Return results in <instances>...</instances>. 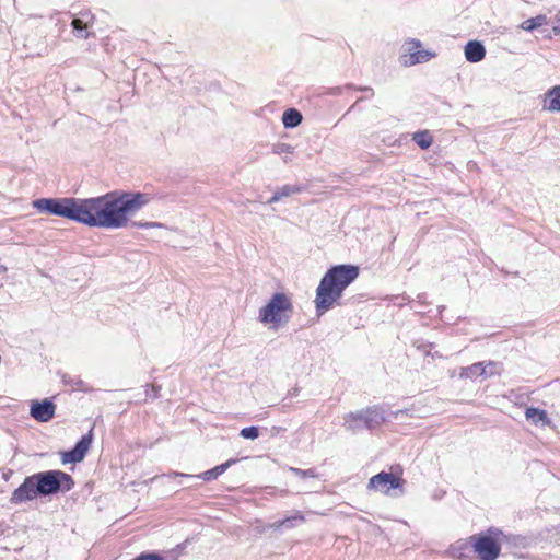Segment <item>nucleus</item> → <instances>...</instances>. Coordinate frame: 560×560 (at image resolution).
Wrapping results in <instances>:
<instances>
[{"mask_svg":"<svg viewBox=\"0 0 560 560\" xmlns=\"http://www.w3.org/2000/svg\"><path fill=\"white\" fill-rule=\"evenodd\" d=\"M149 202L147 194L114 190L93 198H39L33 201L38 212L106 229L124 228L130 215Z\"/></svg>","mask_w":560,"mask_h":560,"instance_id":"nucleus-1","label":"nucleus"},{"mask_svg":"<svg viewBox=\"0 0 560 560\" xmlns=\"http://www.w3.org/2000/svg\"><path fill=\"white\" fill-rule=\"evenodd\" d=\"M358 276L359 268L352 265H337L328 269L316 289L314 303L318 315L340 304L343 291Z\"/></svg>","mask_w":560,"mask_h":560,"instance_id":"nucleus-2","label":"nucleus"},{"mask_svg":"<svg viewBox=\"0 0 560 560\" xmlns=\"http://www.w3.org/2000/svg\"><path fill=\"white\" fill-rule=\"evenodd\" d=\"M508 536L498 528L470 537L471 547L481 560H495Z\"/></svg>","mask_w":560,"mask_h":560,"instance_id":"nucleus-3","label":"nucleus"},{"mask_svg":"<svg viewBox=\"0 0 560 560\" xmlns=\"http://www.w3.org/2000/svg\"><path fill=\"white\" fill-rule=\"evenodd\" d=\"M400 61L405 67L423 63L435 57V52L423 49L418 39L406 40L401 47Z\"/></svg>","mask_w":560,"mask_h":560,"instance_id":"nucleus-4","label":"nucleus"},{"mask_svg":"<svg viewBox=\"0 0 560 560\" xmlns=\"http://www.w3.org/2000/svg\"><path fill=\"white\" fill-rule=\"evenodd\" d=\"M33 477L36 479V490L43 495L57 492L60 489L62 481H67L69 483L72 482L69 475L57 470L39 472L33 475Z\"/></svg>","mask_w":560,"mask_h":560,"instance_id":"nucleus-5","label":"nucleus"},{"mask_svg":"<svg viewBox=\"0 0 560 560\" xmlns=\"http://www.w3.org/2000/svg\"><path fill=\"white\" fill-rule=\"evenodd\" d=\"M401 486L402 480L398 476L385 471L370 478L368 483L369 490L386 495L396 494L395 491L401 492Z\"/></svg>","mask_w":560,"mask_h":560,"instance_id":"nucleus-6","label":"nucleus"},{"mask_svg":"<svg viewBox=\"0 0 560 560\" xmlns=\"http://www.w3.org/2000/svg\"><path fill=\"white\" fill-rule=\"evenodd\" d=\"M292 312L291 299L285 293H276L270 301L259 310V315H278L279 313Z\"/></svg>","mask_w":560,"mask_h":560,"instance_id":"nucleus-7","label":"nucleus"},{"mask_svg":"<svg viewBox=\"0 0 560 560\" xmlns=\"http://www.w3.org/2000/svg\"><path fill=\"white\" fill-rule=\"evenodd\" d=\"M36 488V479H34L33 476L26 478L24 482L13 491L10 502L12 504H20L35 499L39 494Z\"/></svg>","mask_w":560,"mask_h":560,"instance_id":"nucleus-8","label":"nucleus"},{"mask_svg":"<svg viewBox=\"0 0 560 560\" xmlns=\"http://www.w3.org/2000/svg\"><path fill=\"white\" fill-rule=\"evenodd\" d=\"M500 372V366L495 362L475 363L470 366L464 368L460 372L462 377L474 378L478 376H492Z\"/></svg>","mask_w":560,"mask_h":560,"instance_id":"nucleus-9","label":"nucleus"},{"mask_svg":"<svg viewBox=\"0 0 560 560\" xmlns=\"http://www.w3.org/2000/svg\"><path fill=\"white\" fill-rule=\"evenodd\" d=\"M92 443V431L88 435H84L74 446L73 450L63 453L62 463H79L83 460Z\"/></svg>","mask_w":560,"mask_h":560,"instance_id":"nucleus-10","label":"nucleus"},{"mask_svg":"<svg viewBox=\"0 0 560 560\" xmlns=\"http://www.w3.org/2000/svg\"><path fill=\"white\" fill-rule=\"evenodd\" d=\"M56 406L45 399L43 401H33L31 405L30 413L31 416L39 421L47 422L54 418Z\"/></svg>","mask_w":560,"mask_h":560,"instance_id":"nucleus-11","label":"nucleus"},{"mask_svg":"<svg viewBox=\"0 0 560 560\" xmlns=\"http://www.w3.org/2000/svg\"><path fill=\"white\" fill-rule=\"evenodd\" d=\"M235 463L234 459H231V460H228L226 463L224 464H221V465H218L215 466L214 468L212 469H209L207 471H203L199 475H186V474H182V472H171L167 475V477L170 478H177V477H186V478H200L202 479L203 481H211V480H214L217 479L220 475H222L223 472H225V470Z\"/></svg>","mask_w":560,"mask_h":560,"instance_id":"nucleus-12","label":"nucleus"},{"mask_svg":"<svg viewBox=\"0 0 560 560\" xmlns=\"http://www.w3.org/2000/svg\"><path fill=\"white\" fill-rule=\"evenodd\" d=\"M485 46L478 40H469L465 46V57L469 62H479L485 58Z\"/></svg>","mask_w":560,"mask_h":560,"instance_id":"nucleus-13","label":"nucleus"},{"mask_svg":"<svg viewBox=\"0 0 560 560\" xmlns=\"http://www.w3.org/2000/svg\"><path fill=\"white\" fill-rule=\"evenodd\" d=\"M525 418L534 425L547 427L551 423L546 410L535 407L526 409Z\"/></svg>","mask_w":560,"mask_h":560,"instance_id":"nucleus-14","label":"nucleus"},{"mask_svg":"<svg viewBox=\"0 0 560 560\" xmlns=\"http://www.w3.org/2000/svg\"><path fill=\"white\" fill-rule=\"evenodd\" d=\"M303 190L304 187L300 185H283L273 192L272 197L268 200V203L278 202L283 198L300 194Z\"/></svg>","mask_w":560,"mask_h":560,"instance_id":"nucleus-15","label":"nucleus"},{"mask_svg":"<svg viewBox=\"0 0 560 560\" xmlns=\"http://www.w3.org/2000/svg\"><path fill=\"white\" fill-rule=\"evenodd\" d=\"M287 318L288 317H259V320L262 325V328L267 329L271 334H275L285 327Z\"/></svg>","mask_w":560,"mask_h":560,"instance_id":"nucleus-16","label":"nucleus"},{"mask_svg":"<svg viewBox=\"0 0 560 560\" xmlns=\"http://www.w3.org/2000/svg\"><path fill=\"white\" fill-rule=\"evenodd\" d=\"M544 108L550 112L560 110V86H553L545 98Z\"/></svg>","mask_w":560,"mask_h":560,"instance_id":"nucleus-17","label":"nucleus"},{"mask_svg":"<svg viewBox=\"0 0 560 560\" xmlns=\"http://www.w3.org/2000/svg\"><path fill=\"white\" fill-rule=\"evenodd\" d=\"M302 114L295 108H289L283 112L282 124L285 128H294L302 121Z\"/></svg>","mask_w":560,"mask_h":560,"instance_id":"nucleus-18","label":"nucleus"},{"mask_svg":"<svg viewBox=\"0 0 560 560\" xmlns=\"http://www.w3.org/2000/svg\"><path fill=\"white\" fill-rule=\"evenodd\" d=\"M345 425L348 430L354 431L364 427V412H351L345 417Z\"/></svg>","mask_w":560,"mask_h":560,"instance_id":"nucleus-19","label":"nucleus"},{"mask_svg":"<svg viewBox=\"0 0 560 560\" xmlns=\"http://www.w3.org/2000/svg\"><path fill=\"white\" fill-rule=\"evenodd\" d=\"M384 421L383 411L377 409H369L364 411V427L374 428Z\"/></svg>","mask_w":560,"mask_h":560,"instance_id":"nucleus-20","label":"nucleus"},{"mask_svg":"<svg viewBox=\"0 0 560 560\" xmlns=\"http://www.w3.org/2000/svg\"><path fill=\"white\" fill-rule=\"evenodd\" d=\"M470 546V538L468 540H458L451 546L450 552L455 558H463Z\"/></svg>","mask_w":560,"mask_h":560,"instance_id":"nucleus-21","label":"nucleus"},{"mask_svg":"<svg viewBox=\"0 0 560 560\" xmlns=\"http://www.w3.org/2000/svg\"><path fill=\"white\" fill-rule=\"evenodd\" d=\"M412 140L421 148L428 149L432 144V136L428 130L417 131L412 136Z\"/></svg>","mask_w":560,"mask_h":560,"instance_id":"nucleus-22","label":"nucleus"},{"mask_svg":"<svg viewBox=\"0 0 560 560\" xmlns=\"http://www.w3.org/2000/svg\"><path fill=\"white\" fill-rule=\"evenodd\" d=\"M71 26L73 28V33L78 38L86 39L89 37L88 33V23L83 22V20L75 18L71 22Z\"/></svg>","mask_w":560,"mask_h":560,"instance_id":"nucleus-23","label":"nucleus"},{"mask_svg":"<svg viewBox=\"0 0 560 560\" xmlns=\"http://www.w3.org/2000/svg\"><path fill=\"white\" fill-rule=\"evenodd\" d=\"M547 21L545 15H537L535 18L528 19L524 21L521 27L525 31H533L541 25H544Z\"/></svg>","mask_w":560,"mask_h":560,"instance_id":"nucleus-24","label":"nucleus"},{"mask_svg":"<svg viewBox=\"0 0 560 560\" xmlns=\"http://www.w3.org/2000/svg\"><path fill=\"white\" fill-rule=\"evenodd\" d=\"M240 434L244 439L255 440L259 436V430L257 427H248L242 429Z\"/></svg>","mask_w":560,"mask_h":560,"instance_id":"nucleus-25","label":"nucleus"},{"mask_svg":"<svg viewBox=\"0 0 560 560\" xmlns=\"http://www.w3.org/2000/svg\"><path fill=\"white\" fill-rule=\"evenodd\" d=\"M302 521H303V517L300 516V515L288 517L284 521H282L280 524H278L276 526V528H280V527H283V526L290 527V526H293L295 523H299V522H302Z\"/></svg>","mask_w":560,"mask_h":560,"instance_id":"nucleus-26","label":"nucleus"},{"mask_svg":"<svg viewBox=\"0 0 560 560\" xmlns=\"http://www.w3.org/2000/svg\"><path fill=\"white\" fill-rule=\"evenodd\" d=\"M132 225L135 226H138V228H142V229H149V228H159V229H162L164 228V225L162 223H159V222H133Z\"/></svg>","mask_w":560,"mask_h":560,"instance_id":"nucleus-27","label":"nucleus"},{"mask_svg":"<svg viewBox=\"0 0 560 560\" xmlns=\"http://www.w3.org/2000/svg\"><path fill=\"white\" fill-rule=\"evenodd\" d=\"M135 560H162V559L155 555H143V556L138 557Z\"/></svg>","mask_w":560,"mask_h":560,"instance_id":"nucleus-28","label":"nucleus"},{"mask_svg":"<svg viewBox=\"0 0 560 560\" xmlns=\"http://www.w3.org/2000/svg\"><path fill=\"white\" fill-rule=\"evenodd\" d=\"M281 151H282V152H289V153H291V152H292V148H291L289 144H282V145H281Z\"/></svg>","mask_w":560,"mask_h":560,"instance_id":"nucleus-29","label":"nucleus"},{"mask_svg":"<svg viewBox=\"0 0 560 560\" xmlns=\"http://www.w3.org/2000/svg\"><path fill=\"white\" fill-rule=\"evenodd\" d=\"M359 90H360V91H364V92H370V93H371V95H374V91H373V89H372V88H370V86L360 88Z\"/></svg>","mask_w":560,"mask_h":560,"instance_id":"nucleus-30","label":"nucleus"},{"mask_svg":"<svg viewBox=\"0 0 560 560\" xmlns=\"http://www.w3.org/2000/svg\"><path fill=\"white\" fill-rule=\"evenodd\" d=\"M555 34H560V23L552 27Z\"/></svg>","mask_w":560,"mask_h":560,"instance_id":"nucleus-31","label":"nucleus"},{"mask_svg":"<svg viewBox=\"0 0 560 560\" xmlns=\"http://www.w3.org/2000/svg\"><path fill=\"white\" fill-rule=\"evenodd\" d=\"M291 470H292L293 472H295L296 475H300V476H305V475H306V472H305V471H301V470L295 469V468H292Z\"/></svg>","mask_w":560,"mask_h":560,"instance_id":"nucleus-32","label":"nucleus"}]
</instances>
